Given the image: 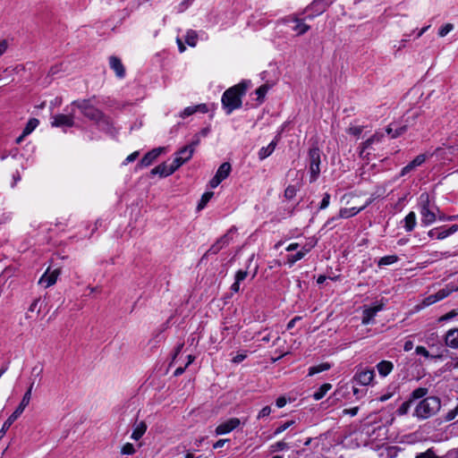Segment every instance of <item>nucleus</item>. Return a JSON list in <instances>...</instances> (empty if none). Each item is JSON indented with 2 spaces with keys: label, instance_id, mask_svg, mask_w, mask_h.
<instances>
[{
  "label": "nucleus",
  "instance_id": "36",
  "mask_svg": "<svg viewBox=\"0 0 458 458\" xmlns=\"http://www.w3.org/2000/svg\"><path fill=\"white\" fill-rule=\"evenodd\" d=\"M213 195H214V192H212V191L205 192L202 195L200 201L198 204V207H197L198 210L203 209L206 207V205L208 204V202L210 200V199L213 197Z\"/></svg>",
  "mask_w": 458,
  "mask_h": 458
},
{
  "label": "nucleus",
  "instance_id": "57",
  "mask_svg": "<svg viewBox=\"0 0 458 458\" xmlns=\"http://www.w3.org/2000/svg\"><path fill=\"white\" fill-rule=\"evenodd\" d=\"M417 354L422 355L426 358H429V352L424 346H417L415 350Z\"/></svg>",
  "mask_w": 458,
  "mask_h": 458
},
{
  "label": "nucleus",
  "instance_id": "41",
  "mask_svg": "<svg viewBox=\"0 0 458 458\" xmlns=\"http://www.w3.org/2000/svg\"><path fill=\"white\" fill-rule=\"evenodd\" d=\"M186 162L183 161V159H181V157L179 156L175 155L174 159L168 165H169L170 169H173V174H174L180 166H182Z\"/></svg>",
  "mask_w": 458,
  "mask_h": 458
},
{
  "label": "nucleus",
  "instance_id": "63",
  "mask_svg": "<svg viewBox=\"0 0 458 458\" xmlns=\"http://www.w3.org/2000/svg\"><path fill=\"white\" fill-rule=\"evenodd\" d=\"M284 195L286 198L292 199L295 195L294 187H291V186L287 187L284 191Z\"/></svg>",
  "mask_w": 458,
  "mask_h": 458
},
{
  "label": "nucleus",
  "instance_id": "51",
  "mask_svg": "<svg viewBox=\"0 0 458 458\" xmlns=\"http://www.w3.org/2000/svg\"><path fill=\"white\" fill-rule=\"evenodd\" d=\"M330 203V194L326 192L323 196V199L320 202L319 209H325L329 206Z\"/></svg>",
  "mask_w": 458,
  "mask_h": 458
},
{
  "label": "nucleus",
  "instance_id": "20",
  "mask_svg": "<svg viewBox=\"0 0 458 458\" xmlns=\"http://www.w3.org/2000/svg\"><path fill=\"white\" fill-rule=\"evenodd\" d=\"M277 145V140H272L267 147H262L258 153L259 160H264L275 151Z\"/></svg>",
  "mask_w": 458,
  "mask_h": 458
},
{
  "label": "nucleus",
  "instance_id": "1",
  "mask_svg": "<svg viewBox=\"0 0 458 458\" xmlns=\"http://www.w3.org/2000/svg\"><path fill=\"white\" fill-rule=\"evenodd\" d=\"M247 88V83L242 81L224 92L221 101L227 114L242 106V98L245 95Z\"/></svg>",
  "mask_w": 458,
  "mask_h": 458
},
{
  "label": "nucleus",
  "instance_id": "12",
  "mask_svg": "<svg viewBox=\"0 0 458 458\" xmlns=\"http://www.w3.org/2000/svg\"><path fill=\"white\" fill-rule=\"evenodd\" d=\"M383 307H384V304L379 303L373 307H369V308L364 309V310L362 312V321H361L362 324L363 325L370 324L373 321L377 313L383 310Z\"/></svg>",
  "mask_w": 458,
  "mask_h": 458
},
{
  "label": "nucleus",
  "instance_id": "22",
  "mask_svg": "<svg viewBox=\"0 0 458 458\" xmlns=\"http://www.w3.org/2000/svg\"><path fill=\"white\" fill-rule=\"evenodd\" d=\"M247 276V270H238L235 274L234 283L231 286V291L238 293L240 291V284L246 279Z\"/></svg>",
  "mask_w": 458,
  "mask_h": 458
},
{
  "label": "nucleus",
  "instance_id": "9",
  "mask_svg": "<svg viewBox=\"0 0 458 458\" xmlns=\"http://www.w3.org/2000/svg\"><path fill=\"white\" fill-rule=\"evenodd\" d=\"M61 274L60 268H55L51 270L49 267L46 270V272L41 276L38 280V284L42 285L44 288H48L54 285L58 276Z\"/></svg>",
  "mask_w": 458,
  "mask_h": 458
},
{
  "label": "nucleus",
  "instance_id": "5",
  "mask_svg": "<svg viewBox=\"0 0 458 458\" xmlns=\"http://www.w3.org/2000/svg\"><path fill=\"white\" fill-rule=\"evenodd\" d=\"M65 114H58L52 116V127H73L75 125V108L73 104L64 108Z\"/></svg>",
  "mask_w": 458,
  "mask_h": 458
},
{
  "label": "nucleus",
  "instance_id": "52",
  "mask_svg": "<svg viewBox=\"0 0 458 458\" xmlns=\"http://www.w3.org/2000/svg\"><path fill=\"white\" fill-rule=\"evenodd\" d=\"M222 246L221 244H219L218 242H215L209 249L207 251L206 255H212V254H216L220 250H222Z\"/></svg>",
  "mask_w": 458,
  "mask_h": 458
},
{
  "label": "nucleus",
  "instance_id": "58",
  "mask_svg": "<svg viewBox=\"0 0 458 458\" xmlns=\"http://www.w3.org/2000/svg\"><path fill=\"white\" fill-rule=\"evenodd\" d=\"M140 155V152L139 151H134L133 153H131V155H129L125 160L123 161V165H128L129 163L131 162H133L135 159H137V157H139Z\"/></svg>",
  "mask_w": 458,
  "mask_h": 458
},
{
  "label": "nucleus",
  "instance_id": "64",
  "mask_svg": "<svg viewBox=\"0 0 458 458\" xmlns=\"http://www.w3.org/2000/svg\"><path fill=\"white\" fill-rule=\"evenodd\" d=\"M191 0H185L183 1L182 3H181L178 6V11L180 13L183 12L184 10H186L188 8V6L191 4Z\"/></svg>",
  "mask_w": 458,
  "mask_h": 458
},
{
  "label": "nucleus",
  "instance_id": "11",
  "mask_svg": "<svg viewBox=\"0 0 458 458\" xmlns=\"http://www.w3.org/2000/svg\"><path fill=\"white\" fill-rule=\"evenodd\" d=\"M284 22L293 24L291 25V29L295 31L298 36L303 35L310 30V26L308 24L295 17L285 18Z\"/></svg>",
  "mask_w": 458,
  "mask_h": 458
},
{
  "label": "nucleus",
  "instance_id": "6",
  "mask_svg": "<svg viewBox=\"0 0 458 458\" xmlns=\"http://www.w3.org/2000/svg\"><path fill=\"white\" fill-rule=\"evenodd\" d=\"M309 168L310 173V182H315L320 174V150L318 147H312L309 150Z\"/></svg>",
  "mask_w": 458,
  "mask_h": 458
},
{
  "label": "nucleus",
  "instance_id": "14",
  "mask_svg": "<svg viewBox=\"0 0 458 458\" xmlns=\"http://www.w3.org/2000/svg\"><path fill=\"white\" fill-rule=\"evenodd\" d=\"M375 377L374 369H367L357 372L354 376V379L358 381L359 384L362 386L369 385Z\"/></svg>",
  "mask_w": 458,
  "mask_h": 458
},
{
  "label": "nucleus",
  "instance_id": "61",
  "mask_svg": "<svg viewBox=\"0 0 458 458\" xmlns=\"http://www.w3.org/2000/svg\"><path fill=\"white\" fill-rule=\"evenodd\" d=\"M194 108H195L196 113L199 112V113L205 114L208 111V108L206 104L196 105V106H194Z\"/></svg>",
  "mask_w": 458,
  "mask_h": 458
},
{
  "label": "nucleus",
  "instance_id": "33",
  "mask_svg": "<svg viewBox=\"0 0 458 458\" xmlns=\"http://www.w3.org/2000/svg\"><path fill=\"white\" fill-rule=\"evenodd\" d=\"M428 390L426 387H419L412 391L411 394L410 400L413 402L414 400L423 398L427 395Z\"/></svg>",
  "mask_w": 458,
  "mask_h": 458
},
{
  "label": "nucleus",
  "instance_id": "31",
  "mask_svg": "<svg viewBox=\"0 0 458 458\" xmlns=\"http://www.w3.org/2000/svg\"><path fill=\"white\" fill-rule=\"evenodd\" d=\"M456 291H458L457 287L446 286L445 288L439 290L437 293H436L434 294L437 297V301H439L446 298L447 296H449L453 292H456Z\"/></svg>",
  "mask_w": 458,
  "mask_h": 458
},
{
  "label": "nucleus",
  "instance_id": "43",
  "mask_svg": "<svg viewBox=\"0 0 458 458\" xmlns=\"http://www.w3.org/2000/svg\"><path fill=\"white\" fill-rule=\"evenodd\" d=\"M268 90V87L267 85H261L256 89V95L258 96V100L262 102Z\"/></svg>",
  "mask_w": 458,
  "mask_h": 458
},
{
  "label": "nucleus",
  "instance_id": "4",
  "mask_svg": "<svg viewBox=\"0 0 458 458\" xmlns=\"http://www.w3.org/2000/svg\"><path fill=\"white\" fill-rule=\"evenodd\" d=\"M420 205L421 223L426 226L433 224L437 219V213H439V209L436 206L430 205L428 194L423 193L420 195Z\"/></svg>",
  "mask_w": 458,
  "mask_h": 458
},
{
  "label": "nucleus",
  "instance_id": "48",
  "mask_svg": "<svg viewBox=\"0 0 458 458\" xmlns=\"http://www.w3.org/2000/svg\"><path fill=\"white\" fill-rule=\"evenodd\" d=\"M135 453V448L132 444L126 443L122 447V454H133Z\"/></svg>",
  "mask_w": 458,
  "mask_h": 458
},
{
  "label": "nucleus",
  "instance_id": "38",
  "mask_svg": "<svg viewBox=\"0 0 458 458\" xmlns=\"http://www.w3.org/2000/svg\"><path fill=\"white\" fill-rule=\"evenodd\" d=\"M233 230H234V228H231L225 234L221 236L216 241V242L221 244L222 248H224L225 246L228 245L229 242L232 241L231 233H233Z\"/></svg>",
  "mask_w": 458,
  "mask_h": 458
},
{
  "label": "nucleus",
  "instance_id": "30",
  "mask_svg": "<svg viewBox=\"0 0 458 458\" xmlns=\"http://www.w3.org/2000/svg\"><path fill=\"white\" fill-rule=\"evenodd\" d=\"M175 155L179 156L181 159H183V161L187 162L191 158L193 155V150L191 147L184 146L181 149H179L175 153Z\"/></svg>",
  "mask_w": 458,
  "mask_h": 458
},
{
  "label": "nucleus",
  "instance_id": "32",
  "mask_svg": "<svg viewBox=\"0 0 458 458\" xmlns=\"http://www.w3.org/2000/svg\"><path fill=\"white\" fill-rule=\"evenodd\" d=\"M330 368L331 366L327 362H324L317 366H312L309 369V376H314L315 374L328 370Z\"/></svg>",
  "mask_w": 458,
  "mask_h": 458
},
{
  "label": "nucleus",
  "instance_id": "21",
  "mask_svg": "<svg viewBox=\"0 0 458 458\" xmlns=\"http://www.w3.org/2000/svg\"><path fill=\"white\" fill-rule=\"evenodd\" d=\"M146 430L147 425L144 421L136 422L131 438L138 441L145 434Z\"/></svg>",
  "mask_w": 458,
  "mask_h": 458
},
{
  "label": "nucleus",
  "instance_id": "59",
  "mask_svg": "<svg viewBox=\"0 0 458 458\" xmlns=\"http://www.w3.org/2000/svg\"><path fill=\"white\" fill-rule=\"evenodd\" d=\"M359 411V407H353L351 409H344L343 411L344 415H351L352 417L355 416Z\"/></svg>",
  "mask_w": 458,
  "mask_h": 458
},
{
  "label": "nucleus",
  "instance_id": "50",
  "mask_svg": "<svg viewBox=\"0 0 458 458\" xmlns=\"http://www.w3.org/2000/svg\"><path fill=\"white\" fill-rule=\"evenodd\" d=\"M416 458H439L435 453L428 449L424 453H420L416 455Z\"/></svg>",
  "mask_w": 458,
  "mask_h": 458
},
{
  "label": "nucleus",
  "instance_id": "37",
  "mask_svg": "<svg viewBox=\"0 0 458 458\" xmlns=\"http://www.w3.org/2000/svg\"><path fill=\"white\" fill-rule=\"evenodd\" d=\"M397 260H398V258L395 255L385 256L379 259L378 266L382 267V266L391 265V264L395 263Z\"/></svg>",
  "mask_w": 458,
  "mask_h": 458
},
{
  "label": "nucleus",
  "instance_id": "47",
  "mask_svg": "<svg viewBox=\"0 0 458 458\" xmlns=\"http://www.w3.org/2000/svg\"><path fill=\"white\" fill-rule=\"evenodd\" d=\"M411 403H412V402H411V400H410V399H409L408 401H406V402L403 403L401 404V406H400V407L398 408V410H397L398 414H399V415H404V414H406V413L408 412V411H409L410 407H411Z\"/></svg>",
  "mask_w": 458,
  "mask_h": 458
},
{
  "label": "nucleus",
  "instance_id": "29",
  "mask_svg": "<svg viewBox=\"0 0 458 458\" xmlns=\"http://www.w3.org/2000/svg\"><path fill=\"white\" fill-rule=\"evenodd\" d=\"M309 249L302 248L300 251L293 255H290L287 258V263L290 267H292L295 262L301 260L304 258V256L309 252Z\"/></svg>",
  "mask_w": 458,
  "mask_h": 458
},
{
  "label": "nucleus",
  "instance_id": "15",
  "mask_svg": "<svg viewBox=\"0 0 458 458\" xmlns=\"http://www.w3.org/2000/svg\"><path fill=\"white\" fill-rule=\"evenodd\" d=\"M164 148H156L148 151L140 161V165L148 166L150 165L158 156L164 151Z\"/></svg>",
  "mask_w": 458,
  "mask_h": 458
},
{
  "label": "nucleus",
  "instance_id": "60",
  "mask_svg": "<svg viewBox=\"0 0 458 458\" xmlns=\"http://www.w3.org/2000/svg\"><path fill=\"white\" fill-rule=\"evenodd\" d=\"M350 134H352L354 136H359L362 132V127L360 126H354L351 127L348 130Z\"/></svg>",
  "mask_w": 458,
  "mask_h": 458
},
{
  "label": "nucleus",
  "instance_id": "27",
  "mask_svg": "<svg viewBox=\"0 0 458 458\" xmlns=\"http://www.w3.org/2000/svg\"><path fill=\"white\" fill-rule=\"evenodd\" d=\"M332 388V385L329 383L323 384L317 391L313 394V398L316 401L322 399L327 393Z\"/></svg>",
  "mask_w": 458,
  "mask_h": 458
},
{
  "label": "nucleus",
  "instance_id": "26",
  "mask_svg": "<svg viewBox=\"0 0 458 458\" xmlns=\"http://www.w3.org/2000/svg\"><path fill=\"white\" fill-rule=\"evenodd\" d=\"M232 166L228 162L223 163L217 169L216 175L221 180L224 181L227 178L231 173Z\"/></svg>",
  "mask_w": 458,
  "mask_h": 458
},
{
  "label": "nucleus",
  "instance_id": "42",
  "mask_svg": "<svg viewBox=\"0 0 458 458\" xmlns=\"http://www.w3.org/2000/svg\"><path fill=\"white\" fill-rule=\"evenodd\" d=\"M186 162L183 161V159H181V157L179 156L175 155L174 159L168 165H169L170 169H173V174H174L180 166H182Z\"/></svg>",
  "mask_w": 458,
  "mask_h": 458
},
{
  "label": "nucleus",
  "instance_id": "23",
  "mask_svg": "<svg viewBox=\"0 0 458 458\" xmlns=\"http://www.w3.org/2000/svg\"><path fill=\"white\" fill-rule=\"evenodd\" d=\"M152 174H158L161 177H166L173 174V169H170L166 163H162L151 170Z\"/></svg>",
  "mask_w": 458,
  "mask_h": 458
},
{
  "label": "nucleus",
  "instance_id": "40",
  "mask_svg": "<svg viewBox=\"0 0 458 458\" xmlns=\"http://www.w3.org/2000/svg\"><path fill=\"white\" fill-rule=\"evenodd\" d=\"M186 43L191 47H195L197 44V33L194 30H189L186 34Z\"/></svg>",
  "mask_w": 458,
  "mask_h": 458
},
{
  "label": "nucleus",
  "instance_id": "39",
  "mask_svg": "<svg viewBox=\"0 0 458 458\" xmlns=\"http://www.w3.org/2000/svg\"><path fill=\"white\" fill-rule=\"evenodd\" d=\"M233 230H234V228H231L225 234L221 236L216 241V242L221 244L222 248H224L225 246L228 245L229 242L232 241L231 233H233Z\"/></svg>",
  "mask_w": 458,
  "mask_h": 458
},
{
  "label": "nucleus",
  "instance_id": "3",
  "mask_svg": "<svg viewBox=\"0 0 458 458\" xmlns=\"http://www.w3.org/2000/svg\"><path fill=\"white\" fill-rule=\"evenodd\" d=\"M33 386H34V381H32L31 384L30 385L28 390L24 394V395H23L20 404L16 408V410L4 422L2 428L0 429V440L4 437V435L6 434V431L9 429V428L12 426V424L21 416V414L23 412L24 409L29 405L30 398H31Z\"/></svg>",
  "mask_w": 458,
  "mask_h": 458
},
{
  "label": "nucleus",
  "instance_id": "7",
  "mask_svg": "<svg viewBox=\"0 0 458 458\" xmlns=\"http://www.w3.org/2000/svg\"><path fill=\"white\" fill-rule=\"evenodd\" d=\"M74 108H79L84 116L93 121H98L102 117V113L90 105L89 100L73 101Z\"/></svg>",
  "mask_w": 458,
  "mask_h": 458
},
{
  "label": "nucleus",
  "instance_id": "53",
  "mask_svg": "<svg viewBox=\"0 0 458 458\" xmlns=\"http://www.w3.org/2000/svg\"><path fill=\"white\" fill-rule=\"evenodd\" d=\"M222 246L221 244H219L218 242H215L209 249L207 251L206 255H212V254H216L220 250H222Z\"/></svg>",
  "mask_w": 458,
  "mask_h": 458
},
{
  "label": "nucleus",
  "instance_id": "17",
  "mask_svg": "<svg viewBox=\"0 0 458 458\" xmlns=\"http://www.w3.org/2000/svg\"><path fill=\"white\" fill-rule=\"evenodd\" d=\"M109 65L111 69H113L119 78H123L125 75V69L121 62V60L116 56H111L109 58Z\"/></svg>",
  "mask_w": 458,
  "mask_h": 458
},
{
  "label": "nucleus",
  "instance_id": "62",
  "mask_svg": "<svg viewBox=\"0 0 458 458\" xmlns=\"http://www.w3.org/2000/svg\"><path fill=\"white\" fill-rule=\"evenodd\" d=\"M221 180L215 174V176L209 181V186L211 188H216L220 183Z\"/></svg>",
  "mask_w": 458,
  "mask_h": 458
},
{
  "label": "nucleus",
  "instance_id": "25",
  "mask_svg": "<svg viewBox=\"0 0 458 458\" xmlns=\"http://www.w3.org/2000/svg\"><path fill=\"white\" fill-rule=\"evenodd\" d=\"M403 222H404V229H405V231L408 232V233L411 232L415 228V226L417 225L416 214L413 211H411L404 217Z\"/></svg>",
  "mask_w": 458,
  "mask_h": 458
},
{
  "label": "nucleus",
  "instance_id": "8",
  "mask_svg": "<svg viewBox=\"0 0 458 458\" xmlns=\"http://www.w3.org/2000/svg\"><path fill=\"white\" fill-rule=\"evenodd\" d=\"M418 116H419V112L417 110L409 113V114L405 120L406 124L397 127L394 130L392 128V125H389L386 128L387 134H391V138H393V139H395V138L403 135L408 130V127L413 125V123L410 122V119H411L413 121Z\"/></svg>",
  "mask_w": 458,
  "mask_h": 458
},
{
  "label": "nucleus",
  "instance_id": "35",
  "mask_svg": "<svg viewBox=\"0 0 458 458\" xmlns=\"http://www.w3.org/2000/svg\"><path fill=\"white\" fill-rule=\"evenodd\" d=\"M286 449H289V445L284 441H278L276 443L272 444L269 446L270 453H276V452L283 451V450H286Z\"/></svg>",
  "mask_w": 458,
  "mask_h": 458
},
{
  "label": "nucleus",
  "instance_id": "34",
  "mask_svg": "<svg viewBox=\"0 0 458 458\" xmlns=\"http://www.w3.org/2000/svg\"><path fill=\"white\" fill-rule=\"evenodd\" d=\"M38 123H39V122L38 119H36V118L30 119L26 127L23 130V136H28L29 134H30L36 129V127L38 125Z\"/></svg>",
  "mask_w": 458,
  "mask_h": 458
},
{
  "label": "nucleus",
  "instance_id": "13",
  "mask_svg": "<svg viewBox=\"0 0 458 458\" xmlns=\"http://www.w3.org/2000/svg\"><path fill=\"white\" fill-rule=\"evenodd\" d=\"M371 202H372V199H369V200L366 201V203L363 206H361L360 208L353 207L351 208H341L337 218H349V217L354 216L355 215H357L358 213H360V211L365 209L369 205H370Z\"/></svg>",
  "mask_w": 458,
  "mask_h": 458
},
{
  "label": "nucleus",
  "instance_id": "44",
  "mask_svg": "<svg viewBox=\"0 0 458 458\" xmlns=\"http://www.w3.org/2000/svg\"><path fill=\"white\" fill-rule=\"evenodd\" d=\"M293 424H294V420H288L285 423L280 425L275 430L274 436H277V435L283 433L284 430H286L288 428H290Z\"/></svg>",
  "mask_w": 458,
  "mask_h": 458
},
{
  "label": "nucleus",
  "instance_id": "28",
  "mask_svg": "<svg viewBox=\"0 0 458 458\" xmlns=\"http://www.w3.org/2000/svg\"><path fill=\"white\" fill-rule=\"evenodd\" d=\"M457 230H458V225H452L447 229H445V228L438 229L437 228V239L443 240V239L446 238L447 236L454 233Z\"/></svg>",
  "mask_w": 458,
  "mask_h": 458
},
{
  "label": "nucleus",
  "instance_id": "18",
  "mask_svg": "<svg viewBox=\"0 0 458 458\" xmlns=\"http://www.w3.org/2000/svg\"><path fill=\"white\" fill-rule=\"evenodd\" d=\"M445 342L447 346L453 349H458V328L448 330L445 335Z\"/></svg>",
  "mask_w": 458,
  "mask_h": 458
},
{
  "label": "nucleus",
  "instance_id": "45",
  "mask_svg": "<svg viewBox=\"0 0 458 458\" xmlns=\"http://www.w3.org/2000/svg\"><path fill=\"white\" fill-rule=\"evenodd\" d=\"M436 302H437V297L435 296V294H431V295L426 297L422 301V302H421V304L420 306V308H425V307L432 305V304H434Z\"/></svg>",
  "mask_w": 458,
  "mask_h": 458
},
{
  "label": "nucleus",
  "instance_id": "54",
  "mask_svg": "<svg viewBox=\"0 0 458 458\" xmlns=\"http://www.w3.org/2000/svg\"><path fill=\"white\" fill-rule=\"evenodd\" d=\"M456 315H457L456 310H453L450 312H448V313L445 314L444 316L440 317L438 318V321L442 322V321L449 320V319L454 318Z\"/></svg>",
  "mask_w": 458,
  "mask_h": 458
},
{
  "label": "nucleus",
  "instance_id": "10",
  "mask_svg": "<svg viewBox=\"0 0 458 458\" xmlns=\"http://www.w3.org/2000/svg\"><path fill=\"white\" fill-rule=\"evenodd\" d=\"M241 424V420L238 418H231L222 423H220L216 428V434L218 435H225L232 432L233 429L238 428Z\"/></svg>",
  "mask_w": 458,
  "mask_h": 458
},
{
  "label": "nucleus",
  "instance_id": "24",
  "mask_svg": "<svg viewBox=\"0 0 458 458\" xmlns=\"http://www.w3.org/2000/svg\"><path fill=\"white\" fill-rule=\"evenodd\" d=\"M377 371L381 377H386L394 369V365L389 360H382L377 365Z\"/></svg>",
  "mask_w": 458,
  "mask_h": 458
},
{
  "label": "nucleus",
  "instance_id": "46",
  "mask_svg": "<svg viewBox=\"0 0 458 458\" xmlns=\"http://www.w3.org/2000/svg\"><path fill=\"white\" fill-rule=\"evenodd\" d=\"M454 25L452 23H446L442 26L438 30L439 37H445L451 30H453Z\"/></svg>",
  "mask_w": 458,
  "mask_h": 458
},
{
  "label": "nucleus",
  "instance_id": "2",
  "mask_svg": "<svg viewBox=\"0 0 458 458\" xmlns=\"http://www.w3.org/2000/svg\"><path fill=\"white\" fill-rule=\"evenodd\" d=\"M440 407L441 403L438 397H425L417 404L413 416L420 420H426L435 415L440 410Z\"/></svg>",
  "mask_w": 458,
  "mask_h": 458
},
{
  "label": "nucleus",
  "instance_id": "56",
  "mask_svg": "<svg viewBox=\"0 0 458 458\" xmlns=\"http://www.w3.org/2000/svg\"><path fill=\"white\" fill-rule=\"evenodd\" d=\"M271 413L270 406H265L258 414V419H262L268 416Z\"/></svg>",
  "mask_w": 458,
  "mask_h": 458
},
{
  "label": "nucleus",
  "instance_id": "55",
  "mask_svg": "<svg viewBox=\"0 0 458 458\" xmlns=\"http://www.w3.org/2000/svg\"><path fill=\"white\" fill-rule=\"evenodd\" d=\"M200 143V138H199V134H195L191 142L188 145H186L187 147H191L192 148V150L193 152L195 151V148Z\"/></svg>",
  "mask_w": 458,
  "mask_h": 458
},
{
  "label": "nucleus",
  "instance_id": "19",
  "mask_svg": "<svg viewBox=\"0 0 458 458\" xmlns=\"http://www.w3.org/2000/svg\"><path fill=\"white\" fill-rule=\"evenodd\" d=\"M384 133L383 132H376L375 134H373L370 138H369L367 140H365L364 142H362L361 144V150H360V155L363 154V152L370 148L373 144H376V143H379L382 141L383 138H384Z\"/></svg>",
  "mask_w": 458,
  "mask_h": 458
},
{
  "label": "nucleus",
  "instance_id": "49",
  "mask_svg": "<svg viewBox=\"0 0 458 458\" xmlns=\"http://www.w3.org/2000/svg\"><path fill=\"white\" fill-rule=\"evenodd\" d=\"M195 108H194V106H187L185 107L182 112L180 114V117H182V119L195 114Z\"/></svg>",
  "mask_w": 458,
  "mask_h": 458
},
{
  "label": "nucleus",
  "instance_id": "16",
  "mask_svg": "<svg viewBox=\"0 0 458 458\" xmlns=\"http://www.w3.org/2000/svg\"><path fill=\"white\" fill-rule=\"evenodd\" d=\"M426 161V155L420 154L417 156L411 162H410L407 165L403 167L401 171V175L403 176L409 174L411 171L415 169L417 166L421 165Z\"/></svg>",
  "mask_w": 458,
  "mask_h": 458
}]
</instances>
